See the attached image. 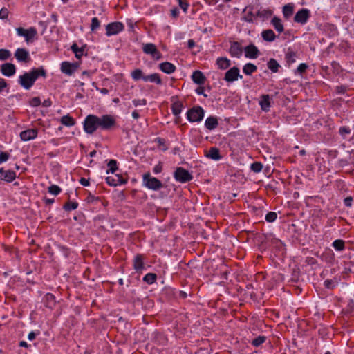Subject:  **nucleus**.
Instances as JSON below:
<instances>
[{
    "mask_svg": "<svg viewBox=\"0 0 354 354\" xmlns=\"http://www.w3.org/2000/svg\"><path fill=\"white\" fill-rule=\"evenodd\" d=\"M116 125L114 116L109 114L98 117L95 115H88L84 122V130L88 134H93L97 129L109 131Z\"/></svg>",
    "mask_w": 354,
    "mask_h": 354,
    "instance_id": "nucleus-1",
    "label": "nucleus"
},
{
    "mask_svg": "<svg viewBox=\"0 0 354 354\" xmlns=\"http://www.w3.org/2000/svg\"><path fill=\"white\" fill-rule=\"evenodd\" d=\"M39 77H46V71L42 67L33 68L19 77L18 83L26 90H29Z\"/></svg>",
    "mask_w": 354,
    "mask_h": 354,
    "instance_id": "nucleus-2",
    "label": "nucleus"
},
{
    "mask_svg": "<svg viewBox=\"0 0 354 354\" xmlns=\"http://www.w3.org/2000/svg\"><path fill=\"white\" fill-rule=\"evenodd\" d=\"M143 184L149 189L157 191L163 187V184L158 178L151 176L149 173L143 175Z\"/></svg>",
    "mask_w": 354,
    "mask_h": 354,
    "instance_id": "nucleus-3",
    "label": "nucleus"
},
{
    "mask_svg": "<svg viewBox=\"0 0 354 354\" xmlns=\"http://www.w3.org/2000/svg\"><path fill=\"white\" fill-rule=\"evenodd\" d=\"M204 110L199 106H194L187 112V118L190 122H200L204 117Z\"/></svg>",
    "mask_w": 354,
    "mask_h": 354,
    "instance_id": "nucleus-4",
    "label": "nucleus"
},
{
    "mask_svg": "<svg viewBox=\"0 0 354 354\" xmlns=\"http://www.w3.org/2000/svg\"><path fill=\"white\" fill-rule=\"evenodd\" d=\"M174 178L176 181L185 183L192 180V175L185 169L183 167H178L174 174Z\"/></svg>",
    "mask_w": 354,
    "mask_h": 354,
    "instance_id": "nucleus-5",
    "label": "nucleus"
},
{
    "mask_svg": "<svg viewBox=\"0 0 354 354\" xmlns=\"http://www.w3.org/2000/svg\"><path fill=\"white\" fill-rule=\"evenodd\" d=\"M142 50L145 54L150 55L156 60H159L162 58L161 53L157 49L156 45L152 43L144 44Z\"/></svg>",
    "mask_w": 354,
    "mask_h": 354,
    "instance_id": "nucleus-6",
    "label": "nucleus"
},
{
    "mask_svg": "<svg viewBox=\"0 0 354 354\" xmlns=\"http://www.w3.org/2000/svg\"><path fill=\"white\" fill-rule=\"evenodd\" d=\"M239 78H243V76L239 73V68L236 66H233L225 73L223 79L227 82H233Z\"/></svg>",
    "mask_w": 354,
    "mask_h": 354,
    "instance_id": "nucleus-7",
    "label": "nucleus"
},
{
    "mask_svg": "<svg viewBox=\"0 0 354 354\" xmlns=\"http://www.w3.org/2000/svg\"><path fill=\"white\" fill-rule=\"evenodd\" d=\"M78 64L75 62H63L61 64V71L67 75H72L78 68Z\"/></svg>",
    "mask_w": 354,
    "mask_h": 354,
    "instance_id": "nucleus-8",
    "label": "nucleus"
},
{
    "mask_svg": "<svg viewBox=\"0 0 354 354\" xmlns=\"http://www.w3.org/2000/svg\"><path fill=\"white\" fill-rule=\"evenodd\" d=\"M15 57L20 62L28 63L30 60L29 53L25 48H17L15 53Z\"/></svg>",
    "mask_w": 354,
    "mask_h": 354,
    "instance_id": "nucleus-9",
    "label": "nucleus"
},
{
    "mask_svg": "<svg viewBox=\"0 0 354 354\" xmlns=\"http://www.w3.org/2000/svg\"><path fill=\"white\" fill-rule=\"evenodd\" d=\"M124 30L123 24H107L106 26V34L107 36H111L118 34Z\"/></svg>",
    "mask_w": 354,
    "mask_h": 354,
    "instance_id": "nucleus-10",
    "label": "nucleus"
},
{
    "mask_svg": "<svg viewBox=\"0 0 354 354\" xmlns=\"http://www.w3.org/2000/svg\"><path fill=\"white\" fill-rule=\"evenodd\" d=\"M17 32L19 35L24 37L27 41L32 39L37 35V30L35 28L25 29L20 27L17 28Z\"/></svg>",
    "mask_w": 354,
    "mask_h": 354,
    "instance_id": "nucleus-11",
    "label": "nucleus"
},
{
    "mask_svg": "<svg viewBox=\"0 0 354 354\" xmlns=\"http://www.w3.org/2000/svg\"><path fill=\"white\" fill-rule=\"evenodd\" d=\"M38 130L37 129H29L20 133V138L23 141H28L37 138Z\"/></svg>",
    "mask_w": 354,
    "mask_h": 354,
    "instance_id": "nucleus-12",
    "label": "nucleus"
},
{
    "mask_svg": "<svg viewBox=\"0 0 354 354\" xmlns=\"http://www.w3.org/2000/svg\"><path fill=\"white\" fill-rule=\"evenodd\" d=\"M245 56L250 59H256L259 55V50L257 46L251 44L244 48Z\"/></svg>",
    "mask_w": 354,
    "mask_h": 354,
    "instance_id": "nucleus-13",
    "label": "nucleus"
},
{
    "mask_svg": "<svg viewBox=\"0 0 354 354\" xmlns=\"http://www.w3.org/2000/svg\"><path fill=\"white\" fill-rule=\"evenodd\" d=\"M1 73L7 77L12 76L16 73V67L12 63H5L1 66Z\"/></svg>",
    "mask_w": 354,
    "mask_h": 354,
    "instance_id": "nucleus-14",
    "label": "nucleus"
},
{
    "mask_svg": "<svg viewBox=\"0 0 354 354\" xmlns=\"http://www.w3.org/2000/svg\"><path fill=\"white\" fill-rule=\"evenodd\" d=\"M106 182L110 186H118L119 185L125 184L127 180L120 175L116 174L114 176H108L106 178Z\"/></svg>",
    "mask_w": 354,
    "mask_h": 354,
    "instance_id": "nucleus-15",
    "label": "nucleus"
},
{
    "mask_svg": "<svg viewBox=\"0 0 354 354\" xmlns=\"http://www.w3.org/2000/svg\"><path fill=\"white\" fill-rule=\"evenodd\" d=\"M1 180L10 183L16 178V173L12 170H4L0 168Z\"/></svg>",
    "mask_w": 354,
    "mask_h": 354,
    "instance_id": "nucleus-16",
    "label": "nucleus"
},
{
    "mask_svg": "<svg viewBox=\"0 0 354 354\" xmlns=\"http://www.w3.org/2000/svg\"><path fill=\"white\" fill-rule=\"evenodd\" d=\"M243 49L241 44L237 41H233L231 44L230 53L232 57H240L242 55Z\"/></svg>",
    "mask_w": 354,
    "mask_h": 354,
    "instance_id": "nucleus-17",
    "label": "nucleus"
},
{
    "mask_svg": "<svg viewBox=\"0 0 354 354\" xmlns=\"http://www.w3.org/2000/svg\"><path fill=\"white\" fill-rule=\"evenodd\" d=\"M310 16L308 9L303 8L298 11L295 16V22H306Z\"/></svg>",
    "mask_w": 354,
    "mask_h": 354,
    "instance_id": "nucleus-18",
    "label": "nucleus"
},
{
    "mask_svg": "<svg viewBox=\"0 0 354 354\" xmlns=\"http://www.w3.org/2000/svg\"><path fill=\"white\" fill-rule=\"evenodd\" d=\"M192 81L198 85H203L205 84L206 77L201 71H195L192 75Z\"/></svg>",
    "mask_w": 354,
    "mask_h": 354,
    "instance_id": "nucleus-19",
    "label": "nucleus"
},
{
    "mask_svg": "<svg viewBox=\"0 0 354 354\" xmlns=\"http://www.w3.org/2000/svg\"><path fill=\"white\" fill-rule=\"evenodd\" d=\"M43 303L45 307L53 309L56 304L55 296L50 293L46 294L43 298Z\"/></svg>",
    "mask_w": 354,
    "mask_h": 354,
    "instance_id": "nucleus-20",
    "label": "nucleus"
},
{
    "mask_svg": "<svg viewBox=\"0 0 354 354\" xmlns=\"http://www.w3.org/2000/svg\"><path fill=\"white\" fill-rule=\"evenodd\" d=\"M159 68L165 73L171 74L175 72L176 67L169 62H165L159 64Z\"/></svg>",
    "mask_w": 354,
    "mask_h": 354,
    "instance_id": "nucleus-21",
    "label": "nucleus"
},
{
    "mask_svg": "<svg viewBox=\"0 0 354 354\" xmlns=\"http://www.w3.org/2000/svg\"><path fill=\"white\" fill-rule=\"evenodd\" d=\"M259 105L262 111L268 112L270 108V97L269 95H262L260 97Z\"/></svg>",
    "mask_w": 354,
    "mask_h": 354,
    "instance_id": "nucleus-22",
    "label": "nucleus"
},
{
    "mask_svg": "<svg viewBox=\"0 0 354 354\" xmlns=\"http://www.w3.org/2000/svg\"><path fill=\"white\" fill-rule=\"evenodd\" d=\"M133 268L137 272H140L144 269L143 257L138 254L133 259Z\"/></svg>",
    "mask_w": 354,
    "mask_h": 354,
    "instance_id": "nucleus-23",
    "label": "nucleus"
},
{
    "mask_svg": "<svg viewBox=\"0 0 354 354\" xmlns=\"http://www.w3.org/2000/svg\"><path fill=\"white\" fill-rule=\"evenodd\" d=\"M183 107V104L180 101H176L174 103H172L171 106V109L172 111V113L177 118L176 120L180 119V113L182 111V109ZM176 122L177 123L178 121L176 120Z\"/></svg>",
    "mask_w": 354,
    "mask_h": 354,
    "instance_id": "nucleus-24",
    "label": "nucleus"
},
{
    "mask_svg": "<svg viewBox=\"0 0 354 354\" xmlns=\"http://www.w3.org/2000/svg\"><path fill=\"white\" fill-rule=\"evenodd\" d=\"M218 122L216 117L209 116L205 122V126L208 130H214L218 127Z\"/></svg>",
    "mask_w": 354,
    "mask_h": 354,
    "instance_id": "nucleus-25",
    "label": "nucleus"
},
{
    "mask_svg": "<svg viewBox=\"0 0 354 354\" xmlns=\"http://www.w3.org/2000/svg\"><path fill=\"white\" fill-rule=\"evenodd\" d=\"M144 82H153L158 85H161L162 84V81L158 73H152L145 75L144 77Z\"/></svg>",
    "mask_w": 354,
    "mask_h": 354,
    "instance_id": "nucleus-26",
    "label": "nucleus"
},
{
    "mask_svg": "<svg viewBox=\"0 0 354 354\" xmlns=\"http://www.w3.org/2000/svg\"><path fill=\"white\" fill-rule=\"evenodd\" d=\"M206 156L214 160H219L222 158L220 154V150L216 147H211Z\"/></svg>",
    "mask_w": 354,
    "mask_h": 354,
    "instance_id": "nucleus-27",
    "label": "nucleus"
},
{
    "mask_svg": "<svg viewBox=\"0 0 354 354\" xmlns=\"http://www.w3.org/2000/svg\"><path fill=\"white\" fill-rule=\"evenodd\" d=\"M85 48V46L79 47L75 43L71 46V49L75 53V56L77 59H80L83 56Z\"/></svg>",
    "mask_w": 354,
    "mask_h": 354,
    "instance_id": "nucleus-28",
    "label": "nucleus"
},
{
    "mask_svg": "<svg viewBox=\"0 0 354 354\" xmlns=\"http://www.w3.org/2000/svg\"><path fill=\"white\" fill-rule=\"evenodd\" d=\"M216 64L220 69L225 70L231 65V62L226 57H218L216 59Z\"/></svg>",
    "mask_w": 354,
    "mask_h": 354,
    "instance_id": "nucleus-29",
    "label": "nucleus"
},
{
    "mask_svg": "<svg viewBox=\"0 0 354 354\" xmlns=\"http://www.w3.org/2000/svg\"><path fill=\"white\" fill-rule=\"evenodd\" d=\"M294 12V5L292 3H288L283 8V14L286 19L292 15Z\"/></svg>",
    "mask_w": 354,
    "mask_h": 354,
    "instance_id": "nucleus-30",
    "label": "nucleus"
},
{
    "mask_svg": "<svg viewBox=\"0 0 354 354\" xmlns=\"http://www.w3.org/2000/svg\"><path fill=\"white\" fill-rule=\"evenodd\" d=\"M257 70V66L252 63H247L243 67V71L247 75H251Z\"/></svg>",
    "mask_w": 354,
    "mask_h": 354,
    "instance_id": "nucleus-31",
    "label": "nucleus"
},
{
    "mask_svg": "<svg viewBox=\"0 0 354 354\" xmlns=\"http://www.w3.org/2000/svg\"><path fill=\"white\" fill-rule=\"evenodd\" d=\"M61 123L66 127H72L75 124V120L69 115L61 118Z\"/></svg>",
    "mask_w": 354,
    "mask_h": 354,
    "instance_id": "nucleus-32",
    "label": "nucleus"
},
{
    "mask_svg": "<svg viewBox=\"0 0 354 354\" xmlns=\"http://www.w3.org/2000/svg\"><path fill=\"white\" fill-rule=\"evenodd\" d=\"M262 37L265 41H272L275 39V34L270 29L266 30L262 32Z\"/></svg>",
    "mask_w": 354,
    "mask_h": 354,
    "instance_id": "nucleus-33",
    "label": "nucleus"
},
{
    "mask_svg": "<svg viewBox=\"0 0 354 354\" xmlns=\"http://www.w3.org/2000/svg\"><path fill=\"white\" fill-rule=\"evenodd\" d=\"M268 68L272 72V73H277L279 71V68L280 67V65L277 62L276 59L271 58L268 62Z\"/></svg>",
    "mask_w": 354,
    "mask_h": 354,
    "instance_id": "nucleus-34",
    "label": "nucleus"
},
{
    "mask_svg": "<svg viewBox=\"0 0 354 354\" xmlns=\"http://www.w3.org/2000/svg\"><path fill=\"white\" fill-rule=\"evenodd\" d=\"M131 76L136 81L139 80H142L144 81V77L145 75L143 74V72L141 69L137 68L131 73Z\"/></svg>",
    "mask_w": 354,
    "mask_h": 354,
    "instance_id": "nucleus-35",
    "label": "nucleus"
},
{
    "mask_svg": "<svg viewBox=\"0 0 354 354\" xmlns=\"http://www.w3.org/2000/svg\"><path fill=\"white\" fill-rule=\"evenodd\" d=\"M296 57H297V53L295 52L288 49V50L286 53L285 58H286V62L288 64H291L295 62Z\"/></svg>",
    "mask_w": 354,
    "mask_h": 354,
    "instance_id": "nucleus-36",
    "label": "nucleus"
},
{
    "mask_svg": "<svg viewBox=\"0 0 354 354\" xmlns=\"http://www.w3.org/2000/svg\"><path fill=\"white\" fill-rule=\"evenodd\" d=\"M157 279V275L155 273H147L143 277V281L147 284H153Z\"/></svg>",
    "mask_w": 354,
    "mask_h": 354,
    "instance_id": "nucleus-37",
    "label": "nucleus"
},
{
    "mask_svg": "<svg viewBox=\"0 0 354 354\" xmlns=\"http://www.w3.org/2000/svg\"><path fill=\"white\" fill-rule=\"evenodd\" d=\"M86 202L88 203H96L98 201H100L103 205H106L104 201H102V198L99 196H95L91 193H89L88 196L86 197Z\"/></svg>",
    "mask_w": 354,
    "mask_h": 354,
    "instance_id": "nucleus-38",
    "label": "nucleus"
},
{
    "mask_svg": "<svg viewBox=\"0 0 354 354\" xmlns=\"http://www.w3.org/2000/svg\"><path fill=\"white\" fill-rule=\"evenodd\" d=\"M333 248L337 251H342L345 248V243L342 239H337L333 243Z\"/></svg>",
    "mask_w": 354,
    "mask_h": 354,
    "instance_id": "nucleus-39",
    "label": "nucleus"
},
{
    "mask_svg": "<svg viewBox=\"0 0 354 354\" xmlns=\"http://www.w3.org/2000/svg\"><path fill=\"white\" fill-rule=\"evenodd\" d=\"M266 340V337L261 335L252 339L251 344L254 347H259Z\"/></svg>",
    "mask_w": 354,
    "mask_h": 354,
    "instance_id": "nucleus-40",
    "label": "nucleus"
},
{
    "mask_svg": "<svg viewBox=\"0 0 354 354\" xmlns=\"http://www.w3.org/2000/svg\"><path fill=\"white\" fill-rule=\"evenodd\" d=\"M77 207L78 203L77 202L68 201L64 205L63 208L65 211H71L76 209Z\"/></svg>",
    "mask_w": 354,
    "mask_h": 354,
    "instance_id": "nucleus-41",
    "label": "nucleus"
},
{
    "mask_svg": "<svg viewBox=\"0 0 354 354\" xmlns=\"http://www.w3.org/2000/svg\"><path fill=\"white\" fill-rule=\"evenodd\" d=\"M107 165L109 167V169L106 171L107 174H109V172L113 174L118 169L117 162L115 160H111L108 162Z\"/></svg>",
    "mask_w": 354,
    "mask_h": 354,
    "instance_id": "nucleus-42",
    "label": "nucleus"
},
{
    "mask_svg": "<svg viewBox=\"0 0 354 354\" xmlns=\"http://www.w3.org/2000/svg\"><path fill=\"white\" fill-rule=\"evenodd\" d=\"M351 132V128L346 126L341 127L339 129V133L343 138H346V136L350 134Z\"/></svg>",
    "mask_w": 354,
    "mask_h": 354,
    "instance_id": "nucleus-43",
    "label": "nucleus"
},
{
    "mask_svg": "<svg viewBox=\"0 0 354 354\" xmlns=\"http://www.w3.org/2000/svg\"><path fill=\"white\" fill-rule=\"evenodd\" d=\"M250 169L254 173H259L262 170L263 165L260 162H254L251 164Z\"/></svg>",
    "mask_w": 354,
    "mask_h": 354,
    "instance_id": "nucleus-44",
    "label": "nucleus"
},
{
    "mask_svg": "<svg viewBox=\"0 0 354 354\" xmlns=\"http://www.w3.org/2000/svg\"><path fill=\"white\" fill-rule=\"evenodd\" d=\"M11 56L10 50L7 49H0V60L5 61Z\"/></svg>",
    "mask_w": 354,
    "mask_h": 354,
    "instance_id": "nucleus-45",
    "label": "nucleus"
},
{
    "mask_svg": "<svg viewBox=\"0 0 354 354\" xmlns=\"http://www.w3.org/2000/svg\"><path fill=\"white\" fill-rule=\"evenodd\" d=\"M155 142L158 143V147H161V149L164 151L168 149V147L165 144V140L161 138H156Z\"/></svg>",
    "mask_w": 354,
    "mask_h": 354,
    "instance_id": "nucleus-46",
    "label": "nucleus"
},
{
    "mask_svg": "<svg viewBox=\"0 0 354 354\" xmlns=\"http://www.w3.org/2000/svg\"><path fill=\"white\" fill-rule=\"evenodd\" d=\"M48 189L49 193H50L55 196L58 195L62 191L61 188L56 185H50Z\"/></svg>",
    "mask_w": 354,
    "mask_h": 354,
    "instance_id": "nucleus-47",
    "label": "nucleus"
},
{
    "mask_svg": "<svg viewBox=\"0 0 354 354\" xmlns=\"http://www.w3.org/2000/svg\"><path fill=\"white\" fill-rule=\"evenodd\" d=\"M277 217V213L274 212H270L266 216V221L269 223L274 222Z\"/></svg>",
    "mask_w": 354,
    "mask_h": 354,
    "instance_id": "nucleus-48",
    "label": "nucleus"
},
{
    "mask_svg": "<svg viewBox=\"0 0 354 354\" xmlns=\"http://www.w3.org/2000/svg\"><path fill=\"white\" fill-rule=\"evenodd\" d=\"M331 67L333 68V71L337 74H339L342 71L341 66L335 61L332 62Z\"/></svg>",
    "mask_w": 354,
    "mask_h": 354,
    "instance_id": "nucleus-49",
    "label": "nucleus"
},
{
    "mask_svg": "<svg viewBox=\"0 0 354 354\" xmlns=\"http://www.w3.org/2000/svg\"><path fill=\"white\" fill-rule=\"evenodd\" d=\"M308 68V66L306 64H304V63L300 64L298 66L295 73L302 75L303 73H304L306 72V71Z\"/></svg>",
    "mask_w": 354,
    "mask_h": 354,
    "instance_id": "nucleus-50",
    "label": "nucleus"
},
{
    "mask_svg": "<svg viewBox=\"0 0 354 354\" xmlns=\"http://www.w3.org/2000/svg\"><path fill=\"white\" fill-rule=\"evenodd\" d=\"M29 104L31 106L37 107L41 104V100L39 97H34L30 100Z\"/></svg>",
    "mask_w": 354,
    "mask_h": 354,
    "instance_id": "nucleus-51",
    "label": "nucleus"
},
{
    "mask_svg": "<svg viewBox=\"0 0 354 354\" xmlns=\"http://www.w3.org/2000/svg\"><path fill=\"white\" fill-rule=\"evenodd\" d=\"M133 104L135 106H145L147 104V100L145 99L133 100Z\"/></svg>",
    "mask_w": 354,
    "mask_h": 354,
    "instance_id": "nucleus-52",
    "label": "nucleus"
},
{
    "mask_svg": "<svg viewBox=\"0 0 354 354\" xmlns=\"http://www.w3.org/2000/svg\"><path fill=\"white\" fill-rule=\"evenodd\" d=\"M10 155L7 152H0V163H3L8 160Z\"/></svg>",
    "mask_w": 354,
    "mask_h": 354,
    "instance_id": "nucleus-53",
    "label": "nucleus"
},
{
    "mask_svg": "<svg viewBox=\"0 0 354 354\" xmlns=\"http://www.w3.org/2000/svg\"><path fill=\"white\" fill-rule=\"evenodd\" d=\"M335 91L337 94H344L347 91V87L344 85L337 86Z\"/></svg>",
    "mask_w": 354,
    "mask_h": 354,
    "instance_id": "nucleus-54",
    "label": "nucleus"
},
{
    "mask_svg": "<svg viewBox=\"0 0 354 354\" xmlns=\"http://www.w3.org/2000/svg\"><path fill=\"white\" fill-rule=\"evenodd\" d=\"M324 286L328 289H333L335 288L334 281L331 279H327L324 281Z\"/></svg>",
    "mask_w": 354,
    "mask_h": 354,
    "instance_id": "nucleus-55",
    "label": "nucleus"
},
{
    "mask_svg": "<svg viewBox=\"0 0 354 354\" xmlns=\"http://www.w3.org/2000/svg\"><path fill=\"white\" fill-rule=\"evenodd\" d=\"M8 15V9L3 8L0 10V19H5L7 18Z\"/></svg>",
    "mask_w": 354,
    "mask_h": 354,
    "instance_id": "nucleus-56",
    "label": "nucleus"
},
{
    "mask_svg": "<svg viewBox=\"0 0 354 354\" xmlns=\"http://www.w3.org/2000/svg\"><path fill=\"white\" fill-rule=\"evenodd\" d=\"M179 6L185 12H186L189 4L184 0H179Z\"/></svg>",
    "mask_w": 354,
    "mask_h": 354,
    "instance_id": "nucleus-57",
    "label": "nucleus"
},
{
    "mask_svg": "<svg viewBox=\"0 0 354 354\" xmlns=\"http://www.w3.org/2000/svg\"><path fill=\"white\" fill-rule=\"evenodd\" d=\"M196 93L198 95H203L205 97H207V95L205 93V88L203 86H198L196 89Z\"/></svg>",
    "mask_w": 354,
    "mask_h": 354,
    "instance_id": "nucleus-58",
    "label": "nucleus"
},
{
    "mask_svg": "<svg viewBox=\"0 0 354 354\" xmlns=\"http://www.w3.org/2000/svg\"><path fill=\"white\" fill-rule=\"evenodd\" d=\"M353 198L351 196H347L344 200V203L346 207H351L352 205Z\"/></svg>",
    "mask_w": 354,
    "mask_h": 354,
    "instance_id": "nucleus-59",
    "label": "nucleus"
},
{
    "mask_svg": "<svg viewBox=\"0 0 354 354\" xmlns=\"http://www.w3.org/2000/svg\"><path fill=\"white\" fill-rule=\"evenodd\" d=\"M8 86L6 80L3 78H0V92H1Z\"/></svg>",
    "mask_w": 354,
    "mask_h": 354,
    "instance_id": "nucleus-60",
    "label": "nucleus"
},
{
    "mask_svg": "<svg viewBox=\"0 0 354 354\" xmlns=\"http://www.w3.org/2000/svg\"><path fill=\"white\" fill-rule=\"evenodd\" d=\"M275 30L279 32H281L283 30V24H273Z\"/></svg>",
    "mask_w": 354,
    "mask_h": 354,
    "instance_id": "nucleus-61",
    "label": "nucleus"
},
{
    "mask_svg": "<svg viewBox=\"0 0 354 354\" xmlns=\"http://www.w3.org/2000/svg\"><path fill=\"white\" fill-rule=\"evenodd\" d=\"M39 332H37L36 333L34 331H32V332L29 333V334L28 335V338L29 340L32 341L35 339L37 335H39Z\"/></svg>",
    "mask_w": 354,
    "mask_h": 354,
    "instance_id": "nucleus-62",
    "label": "nucleus"
},
{
    "mask_svg": "<svg viewBox=\"0 0 354 354\" xmlns=\"http://www.w3.org/2000/svg\"><path fill=\"white\" fill-rule=\"evenodd\" d=\"M162 167L160 164H158L157 165H156L153 168V172L156 174H158L159 173H160L162 171Z\"/></svg>",
    "mask_w": 354,
    "mask_h": 354,
    "instance_id": "nucleus-63",
    "label": "nucleus"
},
{
    "mask_svg": "<svg viewBox=\"0 0 354 354\" xmlns=\"http://www.w3.org/2000/svg\"><path fill=\"white\" fill-rule=\"evenodd\" d=\"M52 105V101L50 99H46L42 102V106L44 107H49Z\"/></svg>",
    "mask_w": 354,
    "mask_h": 354,
    "instance_id": "nucleus-64",
    "label": "nucleus"
}]
</instances>
